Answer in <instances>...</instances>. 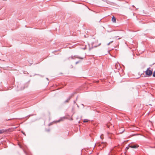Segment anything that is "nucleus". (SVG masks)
<instances>
[{"label": "nucleus", "instance_id": "obj_14", "mask_svg": "<svg viewBox=\"0 0 155 155\" xmlns=\"http://www.w3.org/2000/svg\"><path fill=\"white\" fill-rule=\"evenodd\" d=\"M50 130V129H47L46 130V131L47 132H49Z\"/></svg>", "mask_w": 155, "mask_h": 155}, {"label": "nucleus", "instance_id": "obj_16", "mask_svg": "<svg viewBox=\"0 0 155 155\" xmlns=\"http://www.w3.org/2000/svg\"><path fill=\"white\" fill-rule=\"evenodd\" d=\"M21 132H22V133L24 134L25 135V134L24 133V132H23V131H21Z\"/></svg>", "mask_w": 155, "mask_h": 155}, {"label": "nucleus", "instance_id": "obj_27", "mask_svg": "<svg viewBox=\"0 0 155 155\" xmlns=\"http://www.w3.org/2000/svg\"><path fill=\"white\" fill-rule=\"evenodd\" d=\"M124 130L122 132V133L123 132H124Z\"/></svg>", "mask_w": 155, "mask_h": 155}, {"label": "nucleus", "instance_id": "obj_1", "mask_svg": "<svg viewBox=\"0 0 155 155\" xmlns=\"http://www.w3.org/2000/svg\"><path fill=\"white\" fill-rule=\"evenodd\" d=\"M150 68H148L146 71H145L146 75H144V77L147 76L150 77L151 76L152 74L153 71L151 70H150Z\"/></svg>", "mask_w": 155, "mask_h": 155}, {"label": "nucleus", "instance_id": "obj_3", "mask_svg": "<svg viewBox=\"0 0 155 155\" xmlns=\"http://www.w3.org/2000/svg\"><path fill=\"white\" fill-rule=\"evenodd\" d=\"M72 97V96H70L67 99L64 101V103L65 104L67 103L68 102L69 100L71 99Z\"/></svg>", "mask_w": 155, "mask_h": 155}, {"label": "nucleus", "instance_id": "obj_2", "mask_svg": "<svg viewBox=\"0 0 155 155\" xmlns=\"http://www.w3.org/2000/svg\"><path fill=\"white\" fill-rule=\"evenodd\" d=\"M97 145L98 146L101 147L100 149H103L104 147H106L107 145V143L106 142H102L101 143H98L97 144Z\"/></svg>", "mask_w": 155, "mask_h": 155}, {"label": "nucleus", "instance_id": "obj_6", "mask_svg": "<svg viewBox=\"0 0 155 155\" xmlns=\"http://www.w3.org/2000/svg\"><path fill=\"white\" fill-rule=\"evenodd\" d=\"M112 21L113 22H116V18L114 16L112 18Z\"/></svg>", "mask_w": 155, "mask_h": 155}, {"label": "nucleus", "instance_id": "obj_18", "mask_svg": "<svg viewBox=\"0 0 155 155\" xmlns=\"http://www.w3.org/2000/svg\"><path fill=\"white\" fill-rule=\"evenodd\" d=\"M121 38H118V39L119 40V39H120Z\"/></svg>", "mask_w": 155, "mask_h": 155}, {"label": "nucleus", "instance_id": "obj_7", "mask_svg": "<svg viewBox=\"0 0 155 155\" xmlns=\"http://www.w3.org/2000/svg\"><path fill=\"white\" fill-rule=\"evenodd\" d=\"M74 57H75L76 58H78L80 59H83V58L79 57L77 55H75V56H74Z\"/></svg>", "mask_w": 155, "mask_h": 155}, {"label": "nucleus", "instance_id": "obj_9", "mask_svg": "<svg viewBox=\"0 0 155 155\" xmlns=\"http://www.w3.org/2000/svg\"><path fill=\"white\" fill-rule=\"evenodd\" d=\"M62 119H60L58 120H57L56 121V123H58V122H59L60 121H61L62 120Z\"/></svg>", "mask_w": 155, "mask_h": 155}, {"label": "nucleus", "instance_id": "obj_25", "mask_svg": "<svg viewBox=\"0 0 155 155\" xmlns=\"http://www.w3.org/2000/svg\"><path fill=\"white\" fill-rule=\"evenodd\" d=\"M108 155H110V154L109 153Z\"/></svg>", "mask_w": 155, "mask_h": 155}, {"label": "nucleus", "instance_id": "obj_20", "mask_svg": "<svg viewBox=\"0 0 155 155\" xmlns=\"http://www.w3.org/2000/svg\"><path fill=\"white\" fill-rule=\"evenodd\" d=\"M151 147V148H155V147Z\"/></svg>", "mask_w": 155, "mask_h": 155}, {"label": "nucleus", "instance_id": "obj_28", "mask_svg": "<svg viewBox=\"0 0 155 155\" xmlns=\"http://www.w3.org/2000/svg\"><path fill=\"white\" fill-rule=\"evenodd\" d=\"M10 120V119H8V120Z\"/></svg>", "mask_w": 155, "mask_h": 155}, {"label": "nucleus", "instance_id": "obj_10", "mask_svg": "<svg viewBox=\"0 0 155 155\" xmlns=\"http://www.w3.org/2000/svg\"><path fill=\"white\" fill-rule=\"evenodd\" d=\"M4 132V131L3 130H0V134H2Z\"/></svg>", "mask_w": 155, "mask_h": 155}, {"label": "nucleus", "instance_id": "obj_24", "mask_svg": "<svg viewBox=\"0 0 155 155\" xmlns=\"http://www.w3.org/2000/svg\"><path fill=\"white\" fill-rule=\"evenodd\" d=\"M133 7H134V5H133Z\"/></svg>", "mask_w": 155, "mask_h": 155}, {"label": "nucleus", "instance_id": "obj_11", "mask_svg": "<svg viewBox=\"0 0 155 155\" xmlns=\"http://www.w3.org/2000/svg\"><path fill=\"white\" fill-rule=\"evenodd\" d=\"M153 77H155V71H154L153 74Z\"/></svg>", "mask_w": 155, "mask_h": 155}, {"label": "nucleus", "instance_id": "obj_4", "mask_svg": "<svg viewBox=\"0 0 155 155\" xmlns=\"http://www.w3.org/2000/svg\"><path fill=\"white\" fill-rule=\"evenodd\" d=\"M139 146L137 145H131L130 146V147L132 148H136L138 147Z\"/></svg>", "mask_w": 155, "mask_h": 155}, {"label": "nucleus", "instance_id": "obj_19", "mask_svg": "<svg viewBox=\"0 0 155 155\" xmlns=\"http://www.w3.org/2000/svg\"><path fill=\"white\" fill-rule=\"evenodd\" d=\"M32 115H29L28 116H29V117H30V116H32Z\"/></svg>", "mask_w": 155, "mask_h": 155}, {"label": "nucleus", "instance_id": "obj_21", "mask_svg": "<svg viewBox=\"0 0 155 155\" xmlns=\"http://www.w3.org/2000/svg\"><path fill=\"white\" fill-rule=\"evenodd\" d=\"M74 103H75V101H74Z\"/></svg>", "mask_w": 155, "mask_h": 155}, {"label": "nucleus", "instance_id": "obj_8", "mask_svg": "<svg viewBox=\"0 0 155 155\" xmlns=\"http://www.w3.org/2000/svg\"><path fill=\"white\" fill-rule=\"evenodd\" d=\"M88 120L87 119H84V123L87 122H88Z\"/></svg>", "mask_w": 155, "mask_h": 155}, {"label": "nucleus", "instance_id": "obj_15", "mask_svg": "<svg viewBox=\"0 0 155 155\" xmlns=\"http://www.w3.org/2000/svg\"><path fill=\"white\" fill-rule=\"evenodd\" d=\"M80 62V61H78L76 62V64H77Z\"/></svg>", "mask_w": 155, "mask_h": 155}, {"label": "nucleus", "instance_id": "obj_26", "mask_svg": "<svg viewBox=\"0 0 155 155\" xmlns=\"http://www.w3.org/2000/svg\"><path fill=\"white\" fill-rule=\"evenodd\" d=\"M49 125H51V124H50Z\"/></svg>", "mask_w": 155, "mask_h": 155}, {"label": "nucleus", "instance_id": "obj_17", "mask_svg": "<svg viewBox=\"0 0 155 155\" xmlns=\"http://www.w3.org/2000/svg\"><path fill=\"white\" fill-rule=\"evenodd\" d=\"M118 36H115V37H114L113 38H117V37H118Z\"/></svg>", "mask_w": 155, "mask_h": 155}, {"label": "nucleus", "instance_id": "obj_22", "mask_svg": "<svg viewBox=\"0 0 155 155\" xmlns=\"http://www.w3.org/2000/svg\"><path fill=\"white\" fill-rule=\"evenodd\" d=\"M46 79H47V80H48V78H46Z\"/></svg>", "mask_w": 155, "mask_h": 155}, {"label": "nucleus", "instance_id": "obj_12", "mask_svg": "<svg viewBox=\"0 0 155 155\" xmlns=\"http://www.w3.org/2000/svg\"><path fill=\"white\" fill-rule=\"evenodd\" d=\"M113 41H111L110 42L108 43V44H107V45H110V44L111 43L113 42Z\"/></svg>", "mask_w": 155, "mask_h": 155}, {"label": "nucleus", "instance_id": "obj_23", "mask_svg": "<svg viewBox=\"0 0 155 155\" xmlns=\"http://www.w3.org/2000/svg\"><path fill=\"white\" fill-rule=\"evenodd\" d=\"M100 44H99V45H98V46H99V45H100Z\"/></svg>", "mask_w": 155, "mask_h": 155}, {"label": "nucleus", "instance_id": "obj_13", "mask_svg": "<svg viewBox=\"0 0 155 155\" xmlns=\"http://www.w3.org/2000/svg\"><path fill=\"white\" fill-rule=\"evenodd\" d=\"M71 58L72 59H74L73 58V57H72V56H71V57H69V59L70 58Z\"/></svg>", "mask_w": 155, "mask_h": 155}, {"label": "nucleus", "instance_id": "obj_5", "mask_svg": "<svg viewBox=\"0 0 155 155\" xmlns=\"http://www.w3.org/2000/svg\"><path fill=\"white\" fill-rule=\"evenodd\" d=\"M94 44V43H93L92 44V46L91 47H90V46H89V50H91L94 47H97V45H93Z\"/></svg>", "mask_w": 155, "mask_h": 155}]
</instances>
